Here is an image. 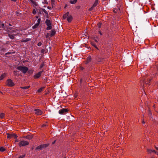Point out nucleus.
Here are the masks:
<instances>
[{
  "mask_svg": "<svg viewBox=\"0 0 158 158\" xmlns=\"http://www.w3.org/2000/svg\"><path fill=\"white\" fill-rule=\"evenodd\" d=\"M18 70L22 72L23 73H25L28 70V68L24 66H19L17 68Z\"/></svg>",
  "mask_w": 158,
  "mask_h": 158,
  "instance_id": "nucleus-1",
  "label": "nucleus"
},
{
  "mask_svg": "<svg viewBox=\"0 0 158 158\" xmlns=\"http://www.w3.org/2000/svg\"><path fill=\"white\" fill-rule=\"evenodd\" d=\"M29 143L27 141L22 140L19 143V145L20 147L27 145L29 144Z\"/></svg>",
  "mask_w": 158,
  "mask_h": 158,
  "instance_id": "nucleus-2",
  "label": "nucleus"
},
{
  "mask_svg": "<svg viewBox=\"0 0 158 158\" xmlns=\"http://www.w3.org/2000/svg\"><path fill=\"white\" fill-rule=\"evenodd\" d=\"M6 84V85L10 87H12L15 85V84L10 79H8L7 80Z\"/></svg>",
  "mask_w": 158,
  "mask_h": 158,
  "instance_id": "nucleus-3",
  "label": "nucleus"
},
{
  "mask_svg": "<svg viewBox=\"0 0 158 158\" xmlns=\"http://www.w3.org/2000/svg\"><path fill=\"white\" fill-rule=\"evenodd\" d=\"M47 25L48 27H47L46 29L47 30H49L52 28L51 24L50 23V21L48 19H47L45 22Z\"/></svg>",
  "mask_w": 158,
  "mask_h": 158,
  "instance_id": "nucleus-4",
  "label": "nucleus"
},
{
  "mask_svg": "<svg viewBox=\"0 0 158 158\" xmlns=\"http://www.w3.org/2000/svg\"><path fill=\"white\" fill-rule=\"evenodd\" d=\"M6 134L7 135V138L8 139L14 138V139H16L17 136V135L15 134H9L7 133Z\"/></svg>",
  "mask_w": 158,
  "mask_h": 158,
  "instance_id": "nucleus-5",
  "label": "nucleus"
},
{
  "mask_svg": "<svg viewBox=\"0 0 158 158\" xmlns=\"http://www.w3.org/2000/svg\"><path fill=\"white\" fill-rule=\"evenodd\" d=\"M35 113L37 115H40L43 113V112L39 109H35L34 110Z\"/></svg>",
  "mask_w": 158,
  "mask_h": 158,
  "instance_id": "nucleus-6",
  "label": "nucleus"
},
{
  "mask_svg": "<svg viewBox=\"0 0 158 158\" xmlns=\"http://www.w3.org/2000/svg\"><path fill=\"white\" fill-rule=\"evenodd\" d=\"M98 0H96L95 1V2H94V4L92 6L91 8H89V10L90 11L92 10L95 7V6H97V5L98 4Z\"/></svg>",
  "mask_w": 158,
  "mask_h": 158,
  "instance_id": "nucleus-7",
  "label": "nucleus"
},
{
  "mask_svg": "<svg viewBox=\"0 0 158 158\" xmlns=\"http://www.w3.org/2000/svg\"><path fill=\"white\" fill-rule=\"evenodd\" d=\"M43 71H40L37 74H35L34 76V78L37 79L39 78L41 74H42Z\"/></svg>",
  "mask_w": 158,
  "mask_h": 158,
  "instance_id": "nucleus-8",
  "label": "nucleus"
},
{
  "mask_svg": "<svg viewBox=\"0 0 158 158\" xmlns=\"http://www.w3.org/2000/svg\"><path fill=\"white\" fill-rule=\"evenodd\" d=\"M67 111L68 110L66 109H62L59 110V113L60 114H63L67 112Z\"/></svg>",
  "mask_w": 158,
  "mask_h": 158,
  "instance_id": "nucleus-9",
  "label": "nucleus"
},
{
  "mask_svg": "<svg viewBox=\"0 0 158 158\" xmlns=\"http://www.w3.org/2000/svg\"><path fill=\"white\" fill-rule=\"evenodd\" d=\"M31 2L32 3V6H37L38 4L37 2L33 0H30Z\"/></svg>",
  "mask_w": 158,
  "mask_h": 158,
  "instance_id": "nucleus-10",
  "label": "nucleus"
},
{
  "mask_svg": "<svg viewBox=\"0 0 158 158\" xmlns=\"http://www.w3.org/2000/svg\"><path fill=\"white\" fill-rule=\"evenodd\" d=\"M147 152L149 153L153 152L154 154L157 153L156 152L155 150L152 149H148Z\"/></svg>",
  "mask_w": 158,
  "mask_h": 158,
  "instance_id": "nucleus-11",
  "label": "nucleus"
},
{
  "mask_svg": "<svg viewBox=\"0 0 158 158\" xmlns=\"http://www.w3.org/2000/svg\"><path fill=\"white\" fill-rule=\"evenodd\" d=\"M7 73H4L2 74L0 76V80H1L3 79L4 78H5L6 76Z\"/></svg>",
  "mask_w": 158,
  "mask_h": 158,
  "instance_id": "nucleus-12",
  "label": "nucleus"
},
{
  "mask_svg": "<svg viewBox=\"0 0 158 158\" xmlns=\"http://www.w3.org/2000/svg\"><path fill=\"white\" fill-rule=\"evenodd\" d=\"M72 17L71 16H69L68 17L67 19L69 22H70L72 20Z\"/></svg>",
  "mask_w": 158,
  "mask_h": 158,
  "instance_id": "nucleus-13",
  "label": "nucleus"
},
{
  "mask_svg": "<svg viewBox=\"0 0 158 158\" xmlns=\"http://www.w3.org/2000/svg\"><path fill=\"white\" fill-rule=\"evenodd\" d=\"M69 15V12H67L65 14H64L63 16V18L64 19H65Z\"/></svg>",
  "mask_w": 158,
  "mask_h": 158,
  "instance_id": "nucleus-14",
  "label": "nucleus"
},
{
  "mask_svg": "<svg viewBox=\"0 0 158 158\" xmlns=\"http://www.w3.org/2000/svg\"><path fill=\"white\" fill-rule=\"evenodd\" d=\"M39 22H38V23H36L32 27V28L34 29L36 28L39 25Z\"/></svg>",
  "mask_w": 158,
  "mask_h": 158,
  "instance_id": "nucleus-15",
  "label": "nucleus"
},
{
  "mask_svg": "<svg viewBox=\"0 0 158 158\" xmlns=\"http://www.w3.org/2000/svg\"><path fill=\"white\" fill-rule=\"evenodd\" d=\"M56 33V31L55 30H52L50 35L52 36L54 35Z\"/></svg>",
  "mask_w": 158,
  "mask_h": 158,
  "instance_id": "nucleus-16",
  "label": "nucleus"
},
{
  "mask_svg": "<svg viewBox=\"0 0 158 158\" xmlns=\"http://www.w3.org/2000/svg\"><path fill=\"white\" fill-rule=\"evenodd\" d=\"M33 137V136L31 135H29L27 136L26 137V139H31Z\"/></svg>",
  "mask_w": 158,
  "mask_h": 158,
  "instance_id": "nucleus-17",
  "label": "nucleus"
},
{
  "mask_svg": "<svg viewBox=\"0 0 158 158\" xmlns=\"http://www.w3.org/2000/svg\"><path fill=\"white\" fill-rule=\"evenodd\" d=\"M44 145H40V146H38L37 148H36V149H41L42 148H44Z\"/></svg>",
  "mask_w": 158,
  "mask_h": 158,
  "instance_id": "nucleus-18",
  "label": "nucleus"
},
{
  "mask_svg": "<svg viewBox=\"0 0 158 158\" xmlns=\"http://www.w3.org/2000/svg\"><path fill=\"white\" fill-rule=\"evenodd\" d=\"M9 37L11 39H13L14 38V35L11 34H9L8 35Z\"/></svg>",
  "mask_w": 158,
  "mask_h": 158,
  "instance_id": "nucleus-19",
  "label": "nucleus"
},
{
  "mask_svg": "<svg viewBox=\"0 0 158 158\" xmlns=\"http://www.w3.org/2000/svg\"><path fill=\"white\" fill-rule=\"evenodd\" d=\"M77 0H71L70 2L71 4H75L77 2Z\"/></svg>",
  "mask_w": 158,
  "mask_h": 158,
  "instance_id": "nucleus-20",
  "label": "nucleus"
},
{
  "mask_svg": "<svg viewBox=\"0 0 158 158\" xmlns=\"http://www.w3.org/2000/svg\"><path fill=\"white\" fill-rule=\"evenodd\" d=\"M91 60V57L90 56H89L87 59V63L89 62Z\"/></svg>",
  "mask_w": 158,
  "mask_h": 158,
  "instance_id": "nucleus-21",
  "label": "nucleus"
},
{
  "mask_svg": "<svg viewBox=\"0 0 158 158\" xmlns=\"http://www.w3.org/2000/svg\"><path fill=\"white\" fill-rule=\"evenodd\" d=\"M44 88L43 87H41L38 90V92L39 93H40L44 89Z\"/></svg>",
  "mask_w": 158,
  "mask_h": 158,
  "instance_id": "nucleus-22",
  "label": "nucleus"
},
{
  "mask_svg": "<svg viewBox=\"0 0 158 158\" xmlns=\"http://www.w3.org/2000/svg\"><path fill=\"white\" fill-rule=\"evenodd\" d=\"M5 115V114H4V113H1L0 114V117L1 118H3L4 117Z\"/></svg>",
  "mask_w": 158,
  "mask_h": 158,
  "instance_id": "nucleus-23",
  "label": "nucleus"
},
{
  "mask_svg": "<svg viewBox=\"0 0 158 158\" xmlns=\"http://www.w3.org/2000/svg\"><path fill=\"white\" fill-rule=\"evenodd\" d=\"M30 39L27 38V39H26L25 40H23V42H26L28 41H30Z\"/></svg>",
  "mask_w": 158,
  "mask_h": 158,
  "instance_id": "nucleus-24",
  "label": "nucleus"
},
{
  "mask_svg": "<svg viewBox=\"0 0 158 158\" xmlns=\"http://www.w3.org/2000/svg\"><path fill=\"white\" fill-rule=\"evenodd\" d=\"M5 151V149L2 147H1L0 148V151L1 152H4Z\"/></svg>",
  "mask_w": 158,
  "mask_h": 158,
  "instance_id": "nucleus-25",
  "label": "nucleus"
},
{
  "mask_svg": "<svg viewBox=\"0 0 158 158\" xmlns=\"http://www.w3.org/2000/svg\"><path fill=\"white\" fill-rule=\"evenodd\" d=\"M30 87V86H25L23 87H21V88L23 89H28Z\"/></svg>",
  "mask_w": 158,
  "mask_h": 158,
  "instance_id": "nucleus-26",
  "label": "nucleus"
},
{
  "mask_svg": "<svg viewBox=\"0 0 158 158\" xmlns=\"http://www.w3.org/2000/svg\"><path fill=\"white\" fill-rule=\"evenodd\" d=\"M36 11L35 10V9H34L33 10V11H32V13L34 14V15H35L36 14Z\"/></svg>",
  "mask_w": 158,
  "mask_h": 158,
  "instance_id": "nucleus-27",
  "label": "nucleus"
},
{
  "mask_svg": "<svg viewBox=\"0 0 158 158\" xmlns=\"http://www.w3.org/2000/svg\"><path fill=\"white\" fill-rule=\"evenodd\" d=\"M94 40L96 42H98V39L97 37L94 38Z\"/></svg>",
  "mask_w": 158,
  "mask_h": 158,
  "instance_id": "nucleus-28",
  "label": "nucleus"
},
{
  "mask_svg": "<svg viewBox=\"0 0 158 158\" xmlns=\"http://www.w3.org/2000/svg\"><path fill=\"white\" fill-rule=\"evenodd\" d=\"M43 11L45 13V14H48V12H47L45 10V9H43Z\"/></svg>",
  "mask_w": 158,
  "mask_h": 158,
  "instance_id": "nucleus-29",
  "label": "nucleus"
},
{
  "mask_svg": "<svg viewBox=\"0 0 158 158\" xmlns=\"http://www.w3.org/2000/svg\"><path fill=\"white\" fill-rule=\"evenodd\" d=\"M25 155H23L21 156H20L18 158H23L25 157Z\"/></svg>",
  "mask_w": 158,
  "mask_h": 158,
  "instance_id": "nucleus-30",
  "label": "nucleus"
},
{
  "mask_svg": "<svg viewBox=\"0 0 158 158\" xmlns=\"http://www.w3.org/2000/svg\"><path fill=\"white\" fill-rule=\"evenodd\" d=\"M101 23H99L98 24V27L99 28H100L101 27Z\"/></svg>",
  "mask_w": 158,
  "mask_h": 158,
  "instance_id": "nucleus-31",
  "label": "nucleus"
},
{
  "mask_svg": "<svg viewBox=\"0 0 158 158\" xmlns=\"http://www.w3.org/2000/svg\"><path fill=\"white\" fill-rule=\"evenodd\" d=\"M42 44L40 42H39L37 44V45L39 46H40Z\"/></svg>",
  "mask_w": 158,
  "mask_h": 158,
  "instance_id": "nucleus-32",
  "label": "nucleus"
},
{
  "mask_svg": "<svg viewBox=\"0 0 158 158\" xmlns=\"http://www.w3.org/2000/svg\"><path fill=\"white\" fill-rule=\"evenodd\" d=\"M1 26L2 27V28H4V24H3V23L2 24Z\"/></svg>",
  "mask_w": 158,
  "mask_h": 158,
  "instance_id": "nucleus-33",
  "label": "nucleus"
},
{
  "mask_svg": "<svg viewBox=\"0 0 158 158\" xmlns=\"http://www.w3.org/2000/svg\"><path fill=\"white\" fill-rule=\"evenodd\" d=\"M94 46L96 49H97L98 50H99V49L96 45H94Z\"/></svg>",
  "mask_w": 158,
  "mask_h": 158,
  "instance_id": "nucleus-34",
  "label": "nucleus"
},
{
  "mask_svg": "<svg viewBox=\"0 0 158 158\" xmlns=\"http://www.w3.org/2000/svg\"><path fill=\"white\" fill-rule=\"evenodd\" d=\"M142 123L143 124H145V122H144V119H143V120L142 121Z\"/></svg>",
  "mask_w": 158,
  "mask_h": 158,
  "instance_id": "nucleus-35",
  "label": "nucleus"
},
{
  "mask_svg": "<svg viewBox=\"0 0 158 158\" xmlns=\"http://www.w3.org/2000/svg\"><path fill=\"white\" fill-rule=\"evenodd\" d=\"M99 51H100V52H102H102H103V50H102V49H100V50Z\"/></svg>",
  "mask_w": 158,
  "mask_h": 158,
  "instance_id": "nucleus-36",
  "label": "nucleus"
},
{
  "mask_svg": "<svg viewBox=\"0 0 158 158\" xmlns=\"http://www.w3.org/2000/svg\"><path fill=\"white\" fill-rule=\"evenodd\" d=\"M40 19H39L37 21L38 23V22H39V23H40Z\"/></svg>",
  "mask_w": 158,
  "mask_h": 158,
  "instance_id": "nucleus-37",
  "label": "nucleus"
},
{
  "mask_svg": "<svg viewBox=\"0 0 158 158\" xmlns=\"http://www.w3.org/2000/svg\"><path fill=\"white\" fill-rule=\"evenodd\" d=\"M155 148H156V150H158V147H157L156 146H155Z\"/></svg>",
  "mask_w": 158,
  "mask_h": 158,
  "instance_id": "nucleus-38",
  "label": "nucleus"
},
{
  "mask_svg": "<svg viewBox=\"0 0 158 158\" xmlns=\"http://www.w3.org/2000/svg\"><path fill=\"white\" fill-rule=\"evenodd\" d=\"M19 141V140L17 139H16L15 140V142H18Z\"/></svg>",
  "mask_w": 158,
  "mask_h": 158,
  "instance_id": "nucleus-39",
  "label": "nucleus"
},
{
  "mask_svg": "<svg viewBox=\"0 0 158 158\" xmlns=\"http://www.w3.org/2000/svg\"><path fill=\"white\" fill-rule=\"evenodd\" d=\"M11 0L12 1L15 2H16L17 1V0Z\"/></svg>",
  "mask_w": 158,
  "mask_h": 158,
  "instance_id": "nucleus-40",
  "label": "nucleus"
},
{
  "mask_svg": "<svg viewBox=\"0 0 158 158\" xmlns=\"http://www.w3.org/2000/svg\"><path fill=\"white\" fill-rule=\"evenodd\" d=\"M42 67H43V65H41L40 66V68H42Z\"/></svg>",
  "mask_w": 158,
  "mask_h": 158,
  "instance_id": "nucleus-41",
  "label": "nucleus"
},
{
  "mask_svg": "<svg viewBox=\"0 0 158 158\" xmlns=\"http://www.w3.org/2000/svg\"><path fill=\"white\" fill-rule=\"evenodd\" d=\"M99 33L101 35H102V34L101 33L100 31L99 32Z\"/></svg>",
  "mask_w": 158,
  "mask_h": 158,
  "instance_id": "nucleus-42",
  "label": "nucleus"
},
{
  "mask_svg": "<svg viewBox=\"0 0 158 158\" xmlns=\"http://www.w3.org/2000/svg\"><path fill=\"white\" fill-rule=\"evenodd\" d=\"M114 12L115 13H116V11H115L114 10Z\"/></svg>",
  "mask_w": 158,
  "mask_h": 158,
  "instance_id": "nucleus-43",
  "label": "nucleus"
},
{
  "mask_svg": "<svg viewBox=\"0 0 158 158\" xmlns=\"http://www.w3.org/2000/svg\"><path fill=\"white\" fill-rule=\"evenodd\" d=\"M157 152V153H156V154L158 155V152Z\"/></svg>",
  "mask_w": 158,
  "mask_h": 158,
  "instance_id": "nucleus-44",
  "label": "nucleus"
},
{
  "mask_svg": "<svg viewBox=\"0 0 158 158\" xmlns=\"http://www.w3.org/2000/svg\"><path fill=\"white\" fill-rule=\"evenodd\" d=\"M54 0H51L52 2H53Z\"/></svg>",
  "mask_w": 158,
  "mask_h": 158,
  "instance_id": "nucleus-45",
  "label": "nucleus"
},
{
  "mask_svg": "<svg viewBox=\"0 0 158 158\" xmlns=\"http://www.w3.org/2000/svg\"><path fill=\"white\" fill-rule=\"evenodd\" d=\"M55 142V141H54V142L52 143V144H54Z\"/></svg>",
  "mask_w": 158,
  "mask_h": 158,
  "instance_id": "nucleus-46",
  "label": "nucleus"
},
{
  "mask_svg": "<svg viewBox=\"0 0 158 158\" xmlns=\"http://www.w3.org/2000/svg\"><path fill=\"white\" fill-rule=\"evenodd\" d=\"M141 85L142 86H144V84L143 85Z\"/></svg>",
  "mask_w": 158,
  "mask_h": 158,
  "instance_id": "nucleus-47",
  "label": "nucleus"
},
{
  "mask_svg": "<svg viewBox=\"0 0 158 158\" xmlns=\"http://www.w3.org/2000/svg\"><path fill=\"white\" fill-rule=\"evenodd\" d=\"M45 147L47 146V144H45Z\"/></svg>",
  "mask_w": 158,
  "mask_h": 158,
  "instance_id": "nucleus-48",
  "label": "nucleus"
},
{
  "mask_svg": "<svg viewBox=\"0 0 158 158\" xmlns=\"http://www.w3.org/2000/svg\"><path fill=\"white\" fill-rule=\"evenodd\" d=\"M31 72L32 73L33 72V71L32 70H31Z\"/></svg>",
  "mask_w": 158,
  "mask_h": 158,
  "instance_id": "nucleus-49",
  "label": "nucleus"
}]
</instances>
